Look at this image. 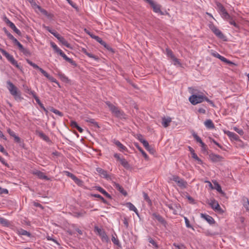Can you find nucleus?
I'll return each instance as SVG.
<instances>
[{"instance_id":"obj_55","label":"nucleus","mask_w":249,"mask_h":249,"mask_svg":"<svg viewBox=\"0 0 249 249\" xmlns=\"http://www.w3.org/2000/svg\"><path fill=\"white\" fill-rule=\"evenodd\" d=\"M192 157L193 158H194L196 160L198 161H201V160L198 157L197 155L195 152H193L192 153Z\"/></svg>"},{"instance_id":"obj_60","label":"nucleus","mask_w":249,"mask_h":249,"mask_svg":"<svg viewBox=\"0 0 249 249\" xmlns=\"http://www.w3.org/2000/svg\"><path fill=\"white\" fill-rule=\"evenodd\" d=\"M244 206L246 210L249 212V201L247 199V202L244 204Z\"/></svg>"},{"instance_id":"obj_61","label":"nucleus","mask_w":249,"mask_h":249,"mask_svg":"<svg viewBox=\"0 0 249 249\" xmlns=\"http://www.w3.org/2000/svg\"><path fill=\"white\" fill-rule=\"evenodd\" d=\"M139 151L142 153V155L143 156V157L145 158H147L148 157L147 154H146V153L140 147H138Z\"/></svg>"},{"instance_id":"obj_59","label":"nucleus","mask_w":249,"mask_h":249,"mask_svg":"<svg viewBox=\"0 0 249 249\" xmlns=\"http://www.w3.org/2000/svg\"><path fill=\"white\" fill-rule=\"evenodd\" d=\"M28 93L30 95H32L34 98H35V97H37L36 95L35 91L31 90V89H28Z\"/></svg>"},{"instance_id":"obj_16","label":"nucleus","mask_w":249,"mask_h":249,"mask_svg":"<svg viewBox=\"0 0 249 249\" xmlns=\"http://www.w3.org/2000/svg\"><path fill=\"white\" fill-rule=\"evenodd\" d=\"M166 205L167 207L169 208V209L172 211V213L174 214H177L178 212L176 210V209H178V207L177 204L170 203H166Z\"/></svg>"},{"instance_id":"obj_46","label":"nucleus","mask_w":249,"mask_h":249,"mask_svg":"<svg viewBox=\"0 0 249 249\" xmlns=\"http://www.w3.org/2000/svg\"><path fill=\"white\" fill-rule=\"evenodd\" d=\"M51 111L60 117H62L63 116V114L62 113V112H60V111H59L58 110H57L56 109L52 108L51 110Z\"/></svg>"},{"instance_id":"obj_18","label":"nucleus","mask_w":249,"mask_h":249,"mask_svg":"<svg viewBox=\"0 0 249 249\" xmlns=\"http://www.w3.org/2000/svg\"><path fill=\"white\" fill-rule=\"evenodd\" d=\"M90 37L96 40L98 42L100 43L102 45L104 46L105 47L108 49L107 47L108 45L107 44V43L104 41H103L102 39L99 36L93 35H90Z\"/></svg>"},{"instance_id":"obj_40","label":"nucleus","mask_w":249,"mask_h":249,"mask_svg":"<svg viewBox=\"0 0 249 249\" xmlns=\"http://www.w3.org/2000/svg\"><path fill=\"white\" fill-rule=\"evenodd\" d=\"M13 42L14 45L18 46L19 50L22 49V47H23V45L16 38L14 39Z\"/></svg>"},{"instance_id":"obj_37","label":"nucleus","mask_w":249,"mask_h":249,"mask_svg":"<svg viewBox=\"0 0 249 249\" xmlns=\"http://www.w3.org/2000/svg\"><path fill=\"white\" fill-rule=\"evenodd\" d=\"M166 53L167 56L168 57H170L171 59H172L175 56L173 53V52L168 48L166 49Z\"/></svg>"},{"instance_id":"obj_34","label":"nucleus","mask_w":249,"mask_h":249,"mask_svg":"<svg viewBox=\"0 0 249 249\" xmlns=\"http://www.w3.org/2000/svg\"><path fill=\"white\" fill-rule=\"evenodd\" d=\"M18 233L19 235L27 236L29 237L31 236V234L29 232L22 229L18 231Z\"/></svg>"},{"instance_id":"obj_20","label":"nucleus","mask_w":249,"mask_h":249,"mask_svg":"<svg viewBox=\"0 0 249 249\" xmlns=\"http://www.w3.org/2000/svg\"><path fill=\"white\" fill-rule=\"evenodd\" d=\"M152 216L154 218H155L156 219H157L159 222L160 223L165 225L166 222L164 219L160 214H157L156 213H154L152 214Z\"/></svg>"},{"instance_id":"obj_35","label":"nucleus","mask_w":249,"mask_h":249,"mask_svg":"<svg viewBox=\"0 0 249 249\" xmlns=\"http://www.w3.org/2000/svg\"><path fill=\"white\" fill-rule=\"evenodd\" d=\"M38 136L43 140L47 142L49 141V138L43 132L39 131L37 132Z\"/></svg>"},{"instance_id":"obj_31","label":"nucleus","mask_w":249,"mask_h":249,"mask_svg":"<svg viewBox=\"0 0 249 249\" xmlns=\"http://www.w3.org/2000/svg\"><path fill=\"white\" fill-rule=\"evenodd\" d=\"M44 76L47 78L51 82L58 84L56 80L53 77L50 76L46 71H43V74Z\"/></svg>"},{"instance_id":"obj_58","label":"nucleus","mask_w":249,"mask_h":249,"mask_svg":"<svg viewBox=\"0 0 249 249\" xmlns=\"http://www.w3.org/2000/svg\"><path fill=\"white\" fill-rule=\"evenodd\" d=\"M8 193V191L6 189H3L0 187V195H2L3 194H7Z\"/></svg>"},{"instance_id":"obj_11","label":"nucleus","mask_w":249,"mask_h":249,"mask_svg":"<svg viewBox=\"0 0 249 249\" xmlns=\"http://www.w3.org/2000/svg\"><path fill=\"white\" fill-rule=\"evenodd\" d=\"M33 174L39 178L47 180H50V178L45 175V174L40 171L36 170L33 171Z\"/></svg>"},{"instance_id":"obj_13","label":"nucleus","mask_w":249,"mask_h":249,"mask_svg":"<svg viewBox=\"0 0 249 249\" xmlns=\"http://www.w3.org/2000/svg\"><path fill=\"white\" fill-rule=\"evenodd\" d=\"M201 217L205 219L210 225H212L215 222L214 219L208 214L201 213Z\"/></svg>"},{"instance_id":"obj_12","label":"nucleus","mask_w":249,"mask_h":249,"mask_svg":"<svg viewBox=\"0 0 249 249\" xmlns=\"http://www.w3.org/2000/svg\"><path fill=\"white\" fill-rule=\"evenodd\" d=\"M209 158H210V159L213 162H214L220 161L223 159V158L222 156H221L219 155L213 154V153L210 154L209 155Z\"/></svg>"},{"instance_id":"obj_10","label":"nucleus","mask_w":249,"mask_h":249,"mask_svg":"<svg viewBox=\"0 0 249 249\" xmlns=\"http://www.w3.org/2000/svg\"><path fill=\"white\" fill-rule=\"evenodd\" d=\"M96 171L99 174L101 177L107 179H110V177L108 175L107 171L98 167L96 168Z\"/></svg>"},{"instance_id":"obj_2","label":"nucleus","mask_w":249,"mask_h":249,"mask_svg":"<svg viewBox=\"0 0 249 249\" xmlns=\"http://www.w3.org/2000/svg\"><path fill=\"white\" fill-rule=\"evenodd\" d=\"M6 84L7 89L10 94L14 97L15 100L20 102L23 99V98L21 97L20 91L10 81H7Z\"/></svg>"},{"instance_id":"obj_57","label":"nucleus","mask_w":249,"mask_h":249,"mask_svg":"<svg viewBox=\"0 0 249 249\" xmlns=\"http://www.w3.org/2000/svg\"><path fill=\"white\" fill-rule=\"evenodd\" d=\"M71 125L72 127L75 128H77V127L78 126L77 123L75 121H71Z\"/></svg>"},{"instance_id":"obj_8","label":"nucleus","mask_w":249,"mask_h":249,"mask_svg":"<svg viewBox=\"0 0 249 249\" xmlns=\"http://www.w3.org/2000/svg\"><path fill=\"white\" fill-rule=\"evenodd\" d=\"M209 204L215 211H217L219 212H222V210L217 201L215 200H211L210 202H209Z\"/></svg>"},{"instance_id":"obj_7","label":"nucleus","mask_w":249,"mask_h":249,"mask_svg":"<svg viewBox=\"0 0 249 249\" xmlns=\"http://www.w3.org/2000/svg\"><path fill=\"white\" fill-rule=\"evenodd\" d=\"M94 230L95 231L97 232L98 234L100 236L103 242L107 243L109 242V238L104 230L99 228L98 227H95Z\"/></svg>"},{"instance_id":"obj_42","label":"nucleus","mask_w":249,"mask_h":249,"mask_svg":"<svg viewBox=\"0 0 249 249\" xmlns=\"http://www.w3.org/2000/svg\"><path fill=\"white\" fill-rule=\"evenodd\" d=\"M0 223L4 226H7L9 224V222L6 219H5L3 217H0Z\"/></svg>"},{"instance_id":"obj_63","label":"nucleus","mask_w":249,"mask_h":249,"mask_svg":"<svg viewBox=\"0 0 249 249\" xmlns=\"http://www.w3.org/2000/svg\"><path fill=\"white\" fill-rule=\"evenodd\" d=\"M212 55L214 57H216V58H220V57H221V55L219 54L218 53H217L216 52H213L212 53Z\"/></svg>"},{"instance_id":"obj_50","label":"nucleus","mask_w":249,"mask_h":249,"mask_svg":"<svg viewBox=\"0 0 249 249\" xmlns=\"http://www.w3.org/2000/svg\"><path fill=\"white\" fill-rule=\"evenodd\" d=\"M184 218L186 226L189 228H193L192 226L190 224V221H189V219L186 217H184Z\"/></svg>"},{"instance_id":"obj_56","label":"nucleus","mask_w":249,"mask_h":249,"mask_svg":"<svg viewBox=\"0 0 249 249\" xmlns=\"http://www.w3.org/2000/svg\"><path fill=\"white\" fill-rule=\"evenodd\" d=\"M216 189L219 193L222 194H224V192H223L220 185L218 183L216 184Z\"/></svg>"},{"instance_id":"obj_38","label":"nucleus","mask_w":249,"mask_h":249,"mask_svg":"<svg viewBox=\"0 0 249 249\" xmlns=\"http://www.w3.org/2000/svg\"><path fill=\"white\" fill-rule=\"evenodd\" d=\"M51 47L54 49V50H55V52L57 53H59L60 52H61L62 50L60 49L54 42H51Z\"/></svg>"},{"instance_id":"obj_25","label":"nucleus","mask_w":249,"mask_h":249,"mask_svg":"<svg viewBox=\"0 0 249 249\" xmlns=\"http://www.w3.org/2000/svg\"><path fill=\"white\" fill-rule=\"evenodd\" d=\"M57 39L60 41L63 45L66 46V47L70 48H71L70 44L68 42V41L64 38V37L62 36H60L59 37H57Z\"/></svg>"},{"instance_id":"obj_29","label":"nucleus","mask_w":249,"mask_h":249,"mask_svg":"<svg viewBox=\"0 0 249 249\" xmlns=\"http://www.w3.org/2000/svg\"><path fill=\"white\" fill-rule=\"evenodd\" d=\"M85 121L91 124L92 125L94 126L95 128L99 127L98 123L96 122L95 120L93 119L87 118L86 119H85Z\"/></svg>"},{"instance_id":"obj_51","label":"nucleus","mask_w":249,"mask_h":249,"mask_svg":"<svg viewBox=\"0 0 249 249\" xmlns=\"http://www.w3.org/2000/svg\"><path fill=\"white\" fill-rule=\"evenodd\" d=\"M227 20L229 21V23L231 25H233V26H234V27H235L236 28L238 27V25L236 23V22L234 20H233L232 17H231V19H228V20Z\"/></svg>"},{"instance_id":"obj_49","label":"nucleus","mask_w":249,"mask_h":249,"mask_svg":"<svg viewBox=\"0 0 249 249\" xmlns=\"http://www.w3.org/2000/svg\"><path fill=\"white\" fill-rule=\"evenodd\" d=\"M173 246L175 247V249H186V248L183 245H178L176 243H174Z\"/></svg>"},{"instance_id":"obj_33","label":"nucleus","mask_w":249,"mask_h":249,"mask_svg":"<svg viewBox=\"0 0 249 249\" xmlns=\"http://www.w3.org/2000/svg\"><path fill=\"white\" fill-rule=\"evenodd\" d=\"M82 52L90 58H93L95 60H97L98 59L97 56H95L93 54L88 52L86 49L83 48Z\"/></svg>"},{"instance_id":"obj_4","label":"nucleus","mask_w":249,"mask_h":249,"mask_svg":"<svg viewBox=\"0 0 249 249\" xmlns=\"http://www.w3.org/2000/svg\"><path fill=\"white\" fill-rule=\"evenodd\" d=\"M216 6L218 12L221 17L225 20L231 19V16L227 12L226 9L220 2H216Z\"/></svg>"},{"instance_id":"obj_36","label":"nucleus","mask_w":249,"mask_h":249,"mask_svg":"<svg viewBox=\"0 0 249 249\" xmlns=\"http://www.w3.org/2000/svg\"><path fill=\"white\" fill-rule=\"evenodd\" d=\"M142 194H143V196L144 199L148 203V204L149 205H152L151 200H150L148 195L145 192H143Z\"/></svg>"},{"instance_id":"obj_28","label":"nucleus","mask_w":249,"mask_h":249,"mask_svg":"<svg viewBox=\"0 0 249 249\" xmlns=\"http://www.w3.org/2000/svg\"><path fill=\"white\" fill-rule=\"evenodd\" d=\"M114 115L116 117L119 118L121 119H125L126 118V115L125 114V113L123 111L120 110L119 109L116 112V113L114 114Z\"/></svg>"},{"instance_id":"obj_23","label":"nucleus","mask_w":249,"mask_h":249,"mask_svg":"<svg viewBox=\"0 0 249 249\" xmlns=\"http://www.w3.org/2000/svg\"><path fill=\"white\" fill-rule=\"evenodd\" d=\"M125 205L129 209V210L134 212L139 216V213L138 210L132 203L131 202H127Z\"/></svg>"},{"instance_id":"obj_24","label":"nucleus","mask_w":249,"mask_h":249,"mask_svg":"<svg viewBox=\"0 0 249 249\" xmlns=\"http://www.w3.org/2000/svg\"><path fill=\"white\" fill-rule=\"evenodd\" d=\"M26 61L30 66H32L34 68L38 70L41 72L42 74H43V71H45L43 69L38 67L36 64L32 62L29 59H26Z\"/></svg>"},{"instance_id":"obj_53","label":"nucleus","mask_w":249,"mask_h":249,"mask_svg":"<svg viewBox=\"0 0 249 249\" xmlns=\"http://www.w3.org/2000/svg\"><path fill=\"white\" fill-rule=\"evenodd\" d=\"M111 240L115 245H118L119 244V241L118 239L113 236L112 237Z\"/></svg>"},{"instance_id":"obj_41","label":"nucleus","mask_w":249,"mask_h":249,"mask_svg":"<svg viewBox=\"0 0 249 249\" xmlns=\"http://www.w3.org/2000/svg\"><path fill=\"white\" fill-rule=\"evenodd\" d=\"M193 136L196 141L200 144L203 142L201 138L196 133L193 134Z\"/></svg>"},{"instance_id":"obj_14","label":"nucleus","mask_w":249,"mask_h":249,"mask_svg":"<svg viewBox=\"0 0 249 249\" xmlns=\"http://www.w3.org/2000/svg\"><path fill=\"white\" fill-rule=\"evenodd\" d=\"M113 186L116 190H117L118 191H119L121 194H122L124 196H127V193L126 191H125L124 189V188L119 184L114 182L113 183Z\"/></svg>"},{"instance_id":"obj_52","label":"nucleus","mask_w":249,"mask_h":249,"mask_svg":"<svg viewBox=\"0 0 249 249\" xmlns=\"http://www.w3.org/2000/svg\"><path fill=\"white\" fill-rule=\"evenodd\" d=\"M65 173H66V175L68 177H69L71 178H72L73 180L74 179V178H75V177H76L75 175H74L73 174H72V173H70V172H68V171H66V172H65Z\"/></svg>"},{"instance_id":"obj_44","label":"nucleus","mask_w":249,"mask_h":249,"mask_svg":"<svg viewBox=\"0 0 249 249\" xmlns=\"http://www.w3.org/2000/svg\"><path fill=\"white\" fill-rule=\"evenodd\" d=\"M38 8L40 9V12L44 15L46 16L48 18H51V14H49L48 12L44 9H41L40 7L38 6Z\"/></svg>"},{"instance_id":"obj_19","label":"nucleus","mask_w":249,"mask_h":249,"mask_svg":"<svg viewBox=\"0 0 249 249\" xmlns=\"http://www.w3.org/2000/svg\"><path fill=\"white\" fill-rule=\"evenodd\" d=\"M225 133L227 136L231 139L235 141H238L239 137V136L234 132L227 131L225 132Z\"/></svg>"},{"instance_id":"obj_9","label":"nucleus","mask_w":249,"mask_h":249,"mask_svg":"<svg viewBox=\"0 0 249 249\" xmlns=\"http://www.w3.org/2000/svg\"><path fill=\"white\" fill-rule=\"evenodd\" d=\"M7 131V132L9 133V134L11 137L14 138V141L18 143H21L22 142H21V139L16 134V133L14 131L12 130L10 128H8Z\"/></svg>"},{"instance_id":"obj_21","label":"nucleus","mask_w":249,"mask_h":249,"mask_svg":"<svg viewBox=\"0 0 249 249\" xmlns=\"http://www.w3.org/2000/svg\"><path fill=\"white\" fill-rule=\"evenodd\" d=\"M43 28L53 35L57 39V37H59L60 36V35L56 31L53 30H52L49 26L43 25Z\"/></svg>"},{"instance_id":"obj_48","label":"nucleus","mask_w":249,"mask_h":249,"mask_svg":"<svg viewBox=\"0 0 249 249\" xmlns=\"http://www.w3.org/2000/svg\"><path fill=\"white\" fill-rule=\"evenodd\" d=\"M141 142L143 144L145 149H148V148H150V146L149 145L148 142L144 139H142Z\"/></svg>"},{"instance_id":"obj_47","label":"nucleus","mask_w":249,"mask_h":249,"mask_svg":"<svg viewBox=\"0 0 249 249\" xmlns=\"http://www.w3.org/2000/svg\"><path fill=\"white\" fill-rule=\"evenodd\" d=\"M174 62V65H179V66H180L181 65V63L180 62H179V60L175 56H174V57H173L172 59H171Z\"/></svg>"},{"instance_id":"obj_22","label":"nucleus","mask_w":249,"mask_h":249,"mask_svg":"<svg viewBox=\"0 0 249 249\" xmlns=\"http://www.w3.org/2000/svg\"><path fill=\"white\" fill-rule=\"evenodd\" d=\"M171 121L172 120L170 117H163L162 118L161 124L164 127L166 128L169 125V124L171 122Z\"/></svg>"},{"instance_id":"obj_54","label":"nucleus","mask_w":249,"mask_h":249,"mask_svg":"<svg viewBox=\"0 0 249 249\" xmlns=\"http://www.w3.org/2000/svg\"><path fill=\"white\" fill-rule=\"evenodd\" d=\"M93 196L95 197L99 198V199L102 200V201L103 202H104L105 203L107 202L106 200L101 195H100L99 194H95L93 195Z\"/></svg>"},{"instance_id":"obj_64","label":"nucleus","mask_w":249,"mask_h":249,"mask_svg":"<svg viewBox=\"0 0 249 249\" xmlns=\"http://www.w3.org/2000/svg\"><path fill=\"white\" fill-rule=\"evenodd\" d=\"M234 130L238 133L240 135H243L244 134V131L243 130L241 129H238L237 128L235 127L234 128Z\"/></svg>"},{"instance_id":"obj_27","label":"nucleus","mask_w":249,"mask_h":249,"mask_svg":"<svg viewBox=\"0 0 249 249\" xmlns=\"http://www.w3.org/2000/svg\"><path fill=\"white\" fill-rule=\"evenodd\" d=\"M113 143L120 149V151H124L126 149V147L118 140H114Z\"/></svg>"},{"instance_id":"obj_43","label":"nucleus","mask_w":249,"mask_h":249,"mask_svg":"<svg viewBox=\"0 0 249 249\" xmlns=\"http://www.w3.org/2000/svg\"><path fill=\"white\" fill-rule=\"evenodd\" d=\"M219 59L221 60L222 61L226 63L227 64H234V63L233 62H232L230 61V60H228L227 58H226L225 57H224V56H223L222 55L220 57Z\"/></svg>"},{"instance_id":"obj_30","label":"nucleus","mask_w":249,"mask_h":249,"mask_svg":"<svg viewBox=\"0 0 249 249\" xmlns=\"http://www.w3.org/2000/svg\"><path fill=\"white\" fill-rule=\"evenodd\" d=\"M97 190L99 191L100 193H101L102 194L104 195L107 198H111V196L102 187L98 186L97 187Z\"/></svg>"},{"instance_id":"obj_3","label":"nucleus","mask_w":249,"mask_h":249,"mask_svg":"<svg viewBox=\"0 0 249 249\" xmlns=\"http://www.w3.org/2000/svg\"><path fill=\"white\" fill-rule=\"evenodd\" d=\"M0 52L7 58V60L11 63V64L18 69H21L22 67L20 65L18 64L17 61L15 59L13 55L10 54L6 51L1 48H0Z\"/></svg>"},{"instance_id":"obj_1","label":"nucleus","mask_w":249,"mask_h":249,"mask_svg":"<svg viewBox=\"0 0 249 249\" xmlns=\"http://www.w3.org/2000/svg\"><path fill=\"white\" fill-rule=\"evenodd\" d=\"M189 101L193 105H196L205 101L210 104L213 106V103L203 94H193L189 98Z\"/></svg>"},{"instance_id":"obj_32","label":"nucleus","mask_w":249,"mask_h":249,"mask_svg":"<svg viewBox=\"0 0 249 249\" xmlns=\"http://www.w3.org/2000/svg\"><path fill=\"white\" fill-rule=\"evenodd\" d=\"M120 162L122 165L125 169H128L130 168L129 164L128 163L127 161L124 158H123L122 159L120 160Z\"/></svg>"},{"instance_id":"obj_26","label":"nucleus","mask_w":249,"mask_h":249,"mask_svg":"<svg viewBox=\"0 0 249 249\" xmlns=\"http://www.w3.org/2000/svg\"><path fill=\"white\" fill-rule=\"evenodd\" d=\"M204 125L207 128L209 129H213L214 128V125L213 121L210 119L207 120L204 122Z\"/></svg>"},{"instance_id":"obj_39","label":"nucleus","mask_w":249,"mask_h":249,"mask_svg":"<svg viewBox=\"0 0 249 249\" xmlns=\"http://www.w3.org/2000/svg\"><path fill=\"white\" fill-rule=\"evenodd\" d=\"M19 50L26 56H30L31 55L30 52L28 49L24 48L23 47H22V49H21Z\"/></svg>"},{"instance_id":"obj_5","label":"nucleus","mask_w":249,"mask_h":249,"mask_svg":"<svg viewBox=\"0 0 249 249\" xmlns=\"http://www.w3.org/2000/svg\"><path fill=\"white\" fill-rule=\"evenodd\" d=\"M209 27L217 37L220 39H224L225 36L223 34L212 22L209 23Z\"/></svg>"},{"instance_id":"obj_62","label":"nucleus","mask_w":249,"mask_h":249,"mask_svg":"<svg viewBox=\"0 0 249 249\" xmlns=\"http://www.w3.org/2000/svg\"><path fill=\"white\" fill-rule=\"evenodd\" d=\"M202 151H205L207 150V145L202 142L201 143H200Z\"/></svg>"},{"instance_id":"obj_6","label":"nucleus","mask_w":249,"mask_h":249,"mask_svg":"<svg viewBox=\"0 0 249 249\" xmlns=\"http://www.w3.org/2000/svg\"><path fill=\"white\" fill-rule=\"evenodd\" d=\"M171 180L177 183L178 185L182 189L186 188L187 186V182L178 176H173Z\"/></svg>"},{"instance_id":"obj_45","label":"nucleus","mask_w":249,"mask_h":249,"mask_svg":"<svg viewBox=\"0 0 249 249\" xmlns=\"http://www.w3.org/2000/svg\"><path fill=\"white\" fill-rule=\"evenodd\" d=\"M74 181L76 184H77L78 185L81 186L83 184V182L81 179L78 178L76 177L74 178L73 179Z\"/></svg>"},{"instance_id":"obj_17","label":"nucleus","mask_w":249,"mask_h":249,"mask_svg":"<svg viewBox=\"0 0 249 249\" xmlns=\"http://www.w3.org/2000/svg\"><path fill=\"white\" fill-rule=\"evenodd\" d=\"M106 104L108 107L109 110L111 111L112 113H113L114 115L119 109L117 107L111 104L109 101L106 102Z\"/></svg>"},{"instance_id":"obj_15","label":"nucleus","mask_w":249,"mask_h":249,"mask_svg":"<svg viewBox=\"0 0 249 249\" xmlns=\"http://www.w3.org/2000/svg\"><path fill=\"white\" fill-rule=\"evenodd\" d=\"M59 54L66 60L67 61V62H69L70 63H71L72 65L73 66H76V64L75 63V61H74L72 59L68 57L65 54V53L62 51H61V52H60Z\"/></svg>"}]
</instances>
